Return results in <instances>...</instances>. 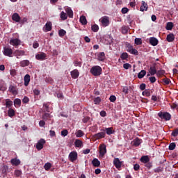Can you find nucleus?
Instances as JSON below:
<instances>
[{"label":"nucleus","instance_id":"f257e3e1","mask_svg":"<svg viewBox=\"0 0 178 178\" xmlns=\"http://www.w3.org/2000/svg\"><path fill=\"white\" fill-rule=\"evenodd\" d=\"M90 73L93 76H101V73H102V68L98 65L94 66L90 69Z\"/></svg>","mask_w":178,"mask_h":178},{"label":"nucleus","instance_id":"f03ea898","mask_svg":"<svg viewBox=\"0 0 178 178\" xmlns=\"http://www.w3.org/2000/svg\"><path fill=\"white\" fill-rule=\"evenodd\" d=\"M126 49L127 51L131 54V55H135V56H137V55H138V51L134 49V47H133V45H131L129 43H127L126 44Z\"/></svg>","mask_w":178,"mask_h":178},{"label":"nucleus","instance_id":"7ed1b4c3","mask_svg":"<svg viewBox=\"0 0 178 178\" xmlns=\"http://www.w3.org/2000/svg\"><path fill=\"white\" fill-rule=\"evenodd\" d=\"M158 116L161 119H164L165 121H169L172 119V115L168 112H159Z\"/></svg>","mask_w":178,"mask_h":178},{"label":"nucleus","instance_id":"20e7f679","mask_svg":"<svg viewBox=\"0 0 178 178\" xmlns=\"http://www.w3.org/2000/svg\"><path fill=\"white\" fill-rule=\"evenodd\" d=\"M3 54L5 56H8V58H12V55H13V50L10 47H3Z\"/></svg>","mask_w":178,"mask_h":178},{"label":"nucleus","instance_id":"39448f33","mask_svg":"<svg viewBox=\"0 0 178 178\" xmlns=\"http://www.w3.org/2000/svg\"><path fill=\"white\" fill-rule=\"evenodd\" d=\"M99 22L103 27H108L109 26V17L104 16L99 19Z\"/></svg>","mask_w":178,"mask_h":178},{"label":"nucleus","instance_id":"423d86ee","mask_svg":"<svg viewBox=\"0 0 178 178\" xmlns=\"http://www.w3.org/2000/svg\"><path fill=\"white\" fill-rule=\"evenodd\" d=\"M99 156H104L105 154H106V145L102 144L99 147Z\"/></svg>","mask_w":178,"mask_h":178},{"label":"nucleus","instance_id":"0eeeda50","mask_svg":"<svg viewBox=\"0 0 178 178\" xmlns=\"http://www.w3.org/2000/svg\"><path fill=\"white\" fill-rule=\"evenodd\" d=\"M45 144V139L41 138L38 140V143L36 144V149L38 151H41L44 148V145Z\"/></svg>","mask_w":178,"mask_h":178},{"label":"nucleus","instance_id":"6e6552de","mask_svg":"<svg viewBox=\"0 0 178 178\" xmlns=\"http://www.w3.org/2000/svg\"><path fill=\"white\" fill-rule=\"evenodd\" d=\"M69 159L71 162L77 161V152H71L69 154Z\"/></svg>","mask_w":178,"mask_h":178},{"label":"nucleus","instance_id":"1a4fd4ad","mask_svg":"<svg viewBox=\"0 0 178 178\" xmlns=\"http://www.w3.org/2000/svg\"><path fill=\"white\" fill-rule=\"evenodd\" d=\"M92 138L95 140H101V138H105L104 132H99L92 136Z\"/></svg>","mask_w":178,"mask_h":178},{"label":"nucleus","instance_id":"9d476101","mask_svg":"<svg viewBox=\"0 0 178 178\" xmlns=\"http://www.w3.org/2000/svg\"><path fill=\"white\" fill-rule=\"evenodd\" d=\"M22 41L17 38L11 39L10 40V45H13V47H18V45H20Z\"/></svg>","mask_w":178,"mask_h":178},{"label":"nucleus","instance_id":"9b49d317","mask_svg":"<svg viewBox=\"0 0 178 178\" xmlns=\"http://www.w3.org/2000/svg\"><path fill=\"white\" fill-rule=\"evenodd\" d=\"M26 52L24 50H15L14 51V56L17 59H19V56H24Z\"/></svg>","mask_w":178,"mask_h":178},{"label":"nucleus","instance_id":"f8f14e48","mask_svg":"<svg viewBox=\"0 0 178 178\" xmlns=\"http://www.w3.org/2000/svg\"><path fill=\"white\" fill-rule=\"evenodd\" d=\"M113 165L117 169H120V168H122V161L119 160V158H115L113 161Z\"/></svg>","mask_w":178,"mask_h":178},{"label":"nucleus","instance_id":"ddd939ff","mask_svg":"<svg viewBox=\"0 0 178 178\" xmlns=\"http://www.w3.org/2000/svg\"><path fill=\"white\" fill-rule=\"evenodd\" d=\"M8 91L12 92L13 95H17V88L13 85H10L8 88Z\"/></svg>","mask_w":178,"mask_h":178},{"label":"nucleus","instance_id":"4468645a","mask_svg":"<svg viewBox=\"0 0 178 178\" xmlns=\"http://www.w3.org/2000/svg\"><path fill=\"white\" fill-rule=\"evenodd\" d=\"M35 58L38 60H45V58H47V54L44 52H42L39 54H37L35 56Z\"/></svg>","mask_w":178,"mask_h":178},{"label":"nucleus","instance_id":"2eb2a0df","mask_svg":"<svg viewBox=\"0 0 178 178\" xmlns=\"http://www.w3.org/2000/svg\"><path fill=\"white\" fill-rule=\"evenodd\" d=\"M159 42V41H158V39H156V38L152 37L149 38V44L153 47H156Z\"/></svg>","mask_w":178,"mask_h":178},{"label":"nucleus","instance_id":"dca6fc26","mask_svg":"<svg viewBox=\"0 0 178 178\" xmlns=\"http://www.w3.org/2000/svg\"><path fill=\"white\" fill-rule=\"evenodd\" d=\"M12 19L16 23H20V19H21L20 15H19V14H17V13H15L13 15Z\"/></svg>","mask_w":178,"mask_h":178},{"label":"nucleus","instance_id":"f3484780","mask_svg":"<svg viewBox=\"0 0 178 178\" xmlns=\"http://www.w3.org/2000/svg\"><path fill=\"white\" fill-rule=\"evenodd\" d=\"M10 163L13 166H19V165L21 163V161L19 159L15 158L11 159Z\"/></svg>","mask_w":178,"mask_h":178},{"label":"nucleus","instance_id":"a211bd4d","mask_svg":"<svg viewBox=\"0 0 178 178\" xmlns=\"http://www.w3.org/2000/svg\"><path fill=\"white\" fill-rule=\"evenodd\" d=\"M149 73H150L151 76H155V74H156L157 71H156V67L155 66V65L150 67L149 70Z\"/></svg>","mask_w":178,"mask_h":178},{"label":"nucleus","instance_id":"6ab92c4d","mask_svg":"<svg viewBox=\"0 0 178 178\" xmlns=\"http://www.w3.org/2000/svg\"><path fill=\"white\" fill-rule=\"evenodd\" d=\"M83 145H84L83 144V141H81V140H80V139L75 140L74 146L76 148H81V147H83Z\"/></svg>","mask_w":178,"mask_h":178},{"label":"nucleus","instance_id":"aec40b11","mask_svg":"<svg viewBox=\"0 0 178 178\" xmlns=\"http://www.w3.org/2000/svg\"><path fill=\"white\" fill-rule=\"evenodd\" d=\"M65 12L67 15L70 17V19H73V10L70 7L65 8Z\"/></svg>","mask_w":178,"mask_h":178},{"label":"nucleus","instance_id":"412c9836","mask_svg":"<svg viewBox=\"0 0 178 178\" xmlns=\"http://www.w3.org/2000/svg\"><path fill=\"white\" fill-rule=\"evenodd\" d=\"M71 76L72 79H77L80 76V72L77 70H74L71 72Z\"/></svg>","mask_w":178,"mask_h":178},{"label":"nucleus","instance_id":"4be33fe9","mask_svg":"<svg viewBox=\"0 0 178 178\" xmlns=\"http://www.w3.org/2000/svg\"><path fill=\"white\" fill-rule=\"evenodd\" d=\"M43 30L44 31H46V32L51 31V30H52V23H51L50 22L46 23L45 27L43 28Z\"/></svg>","mask_w":178,"mask_h":178},{"label":"nucleus","instance_id":"5701e85b","mask_svg":"<svg viewBox=\"0 0 178 178\" xmlns=\"http://www.w3.org/2000/svg\"><path fill=\"white\" fill-rule=\"evenodd\" d=\"M144 10H148V4L145 1H142V5L140 6V12H144Z\"/></svg>","mask_w":178,"mask_h":178},{"label":"nucleus","instance_id":"b1692460","mask_svg":"<svg viewBox=\"0 0 178 178\" xmlns=\"http://www.w3.org/2000/svg\"><path fill=\"white\" fill-rule=\"evenodd\" d=\"M105 53L104 52H100L97 54V59L100 62H104L105 60Z\"/></svg>","mask_w":178,"mask_h":178},{"label":"nucleus","instance_id":"393cba45","mask_svg":"<svg viewBox=\"0 0 178 178\" xmlns=\"http://www.w3.org/2000/svg\"><path fill=\"white\" fill-rule=\"evenodd\" d=\"M30 75L29 74H26L24 78L25 87H27V86H29V84L30 83Z\"/></svg>","mask_w":178,"mask_h":178},{"label":"nucleus","instance_id":"a878e982","mask_svg":"<svg viewBox=\"0 0 178 178\" xmlns=\"http://www.w3.org/2000/svg\"><path fill=\"white\" fill-rule=\"evenodd\" d=\"M151 94H152V90L149 89H146L142 92L144 97H151Z\"/></svg>","mask_w":178,"mask_h":178},{"label":"nucleus","instance_id":"bb28decb","mask_svg":"<svg viewBox=\"0 0 178 178\" xmlns=\"http://www.w3.org/2000/svg\"><path fill=\"white\" fill-rule=\"evenodd\" d=\"M140 161L142 163H148V162H149V157H148V156H143Z\"/></svg>","mask_w":178,"mask_h":178},{"label":"nucleus","instance_id":"cd10ccee","mask_svg":"<svg viewBox=\"0 0 178 178\" xmlns=\"http://www.w3.org/2000/svg\"><path fill=\"white\" fill-rule=\"evenodd\" d=\"M19 65L22 67H26V66L30 65V61L29 60H23L19 63Z\"/></svg>","mask_w":178,"mask_h":178},{"label":"nucleus","instance_id":"c85d7f7f","mask_svg":"<svg viewBox=\"0 0 178 178\" xmlns=\"http://www.w3.org/2000/svg\"><path fill=\"white\" fill-rule=\"evenodd\" d=\"M167 41L168 42H173L175 41V35L173 33H170L167 35Z\"/></svg>","mask_w":178,"mask_h":178},{"label":"nucleus","instance_id":"c756f323","mask_svg":"<svg viewBox=\"0 0 178 178\" xmlns=\"http://www.w3.org/2000/svg\"><path fill=\"white\" fill-rule=\"evenodd\" d=\"M92 163L95 168H99V166L101 165V162L98 160V159H94L92 161Z\"/></svg>","mask_w":178,"mask_h":178},{"label":"nucleus","instance_id":"7c9ffc66","mask_svg":"<svg viewBox=\"0 0 178 178\" xmlns=\"http://www.w3.org/2000/svg\"><path fill=\"white\" fill-rule=\"evenodd\" d=\"M141 144V139L136 138L135 140L133 141V145L135 147H138Z\"/></svg>","mask_w":178,"mask_h":178},{"label":"nucleus","instance_id":"2f4dec72","mask_svg":"<svg viewBox=\"0 0 178 178\" xmlns=\"http://www.w3.org/2000/svg\"><path fill=\"white\" fill-rule=\"evenodd\" d=\"M146 74H147V71L143 70L138 73V79H143L144 76H145Z\"/></svg>","mask_w":178,"mask_h":178},{"label":"nucleus","instance_id":"473e14b6","mask_svg":"<svg viewBox=\"0 0 178 178\" xmlns=\"http://www.w3.org/2000/svg\"><path fill=\"white\" fill-rule=\"evenodd\" d=\"M84 131H81V130H78L76 133H75V136L77 138H80V137H83L84 136Z\"/></svg>","mask_w":178,"mask_h":178},{"label":"nucleus","instance_id":"72a5a7b5","mask_svg":"<svg viewBox=\"0 0 178 178\" xmlns=\"http://www.w3.org/2000/svg\"><path fill=\"white\" fill-rule=\"evenodd\" d=\"M13 105V102L10 99H6V108H10Z\"/></svg>","mask_w":178,"mask_h":178},{"label":"nucleus","instance_id":"f704fd0d","mask_svg":"<svg viewBox=\"0 0 178 178\" xmlns=\"http://www.w3.org/2000/svg\"><path fill=\"white\" fill-rule=\"evenodd\" d=\"M101 101H102V99L100 97H97L93 99L95 105H99V104H101Z\"/></svg>","mask_w":178,"mask_h":178},{"label":"nucleus","instance_id":"c9c22d12","mask_svg":"<svg viewBox=\"0 0 178 178\" xmlns=\"http://www.w3.org/2000/svg\"><path fill=\"white\" fill-rule=\"evenodd\" d=\"M61 20H66L67 19V14L65 11H62L60 15Z\"/></svg>","mask_w":178,"mask_h":178},{"label":"nucleus","instance_id":"e433bc0d","mask_svg":"<svg viewBox=\"0 0 178 178\" xmlns=\"http://www.w3.org/2000/svg\"><path fill=\"white\" fill-rule=\"evenodd\" d=\"M80 22L83 26H85V24H87V19L86 18V16H83V15L81 16V17H80Z\"/></svg>","mask_w":178,"mask_h":178},{"label":"nucleus","instance_id":"4c0bfd02","mask_svg":"<svg viewBox=\"0 0 178 178\" xmlns=\"http://www.w3.org/2000/svg\"><path fill=\"white\" fill-rule=\"evenodd\" d=\"M120 58L122 60H126V59L129 58V54H127V52H124L120 55Z\"/></svg>","mask_w":178,"mask_h":178},{"label":"nucleus","instance_id":"58836bf2","mask_svg":"<svg viewBox=\"0 0 178 178\" xmlns=\"http://www.w3.org/2000/svg\"><path fill=\"white\" fill-rule=\"evenodd\" d=\"M8 115L9 118H13V116H15V110H13V108H10L8 111Z\"/></svg>","mask_w":178,"mask_h":178},{"label":"nucleus","instance_id":"ea45409f","mask_svg":"<svg viewBox=\"0 0 178 178\" xmlns=\"http://www.w3.org/2000/svg\"><path fill=\"white\" fill-rule=\"evenodd\" d=\"M105 131L106 134H108V136H111V134H113V130L112 129V127L106 128Z\"/></svg>","mask_w":178,"mask_h":178},{"label":"nucleus","instance_id":"a19ab883","mask_svg":"<svg viewBox=\"0 0 178 178\" xmlns=\"http://www.w3.org/2000/svg\"><path fill=\"white\" fill-rule=\"evenodd\" d=\"M91 29L94 33H97V31L99 30V26H98L97 24H94L92 26Z\"/></svg>","mask_w":178,"mask_h":178},{"label":"nucleus","instance_id":"79ce46f5","mask_svg":"<svg viewBox=\"0 0 178 178\" xmlns=\"http://www.w3.org/2000/svg\"><path fill=\"white\" fill-rule=\"evenodd\" d=\"M166 30H172L173 29V23L168 22L165 26Z\"/></svg>","mask_w":178,"mask_h":178},{"label":"nucleus","instance_id":"37998d69","mask_svg":"<svg viewBox=\"0 0 178 178\" xmlns=\"http://www.w3.org/2000/svg\"><path fill=\"white\" fill-rule=\"evenodd\" d=\"M135 44L136 45H141L143 44V39L141 38H135Z\"/></svg>","mask_w":178,"mask_h":178},{"label":"nucleus","instance_id":"c03bdc74","mask_svg":"<svg viewBox=\"0 0 178 178\" xmlns=\"http://www.w3.org/2000/svg\"><path fill=\"white\" fill-rule=\"evenodd\" d=\"M65 35H66V31H65L64 29H60L58 31L59 37H65Z\"/></svg>","mask_w":178,"mask_h":178},{"label":"nucleus","instance_id":"a18cd8bd","mask_svg":"<svg viewBox=\"0 0 178 178\" xmlns=\"http://www.w3.org/2000/svg\"><path fill=\"white\" fill-rule=\"evenodd\" d=\"M122 34H127V33H129V27L126 26H122Z\"/></svg>","mask_w":178,"mask_h":178},{"label":"nucleus","instance_id":"49530a36","mask_svg":"<svg viewBox=\"0 0 178 178\" xmlns=\"http://www.w3.org/2000/svg\"><path fill=\"white\" fill-rule=\"evenodd\" d=\"M156 74L158 77H161V76H163V74H165V70H159L157 71Z\"/></svg>","mask_w":178,"mask_h":178},{"label":"nucleus","instance_id":"de8ad7c7","mask_svg":"<svg viewBox=\"0 0 178 178\" xmlns=\"http://www.w3.org/2000/svg\"><path fill=\"white\" fill-rule=\"evenodd\" d=\"M52 166V164H51V163H46L44 165V168L45 169V170H49V169H51Z\"/></svg>","mask_w":178,"mask_h":178},{"label":"nucleus","instance_id":"09e8293b","mask_svg":"<svg viewBox=\"0 0 178 178\" xmlns=\"http://www.w3.org/2000/svg\"><path fill=\"white\" fill-rule=\"evenodd\" d=\"M163 82L164 86H168V84H170V79L169 78L163 79Z\"/></svg>","mask_w":178,"mask_h":178},{"label":"nucleus","instance_id":"8fccbe9b","mask_svg":"<svg viewBox=\"0 0 178 178\" xmlns=\"http://www.w3.org/2000/svg\"><path fill=\"white\" fill-rule=\"evenodd\" d=\"M14 105H18L20 106V105H22V100H20V99H15L14 100Z\"/></svg>","mask_w":178,"mask_h":178},{"label":"nucleus","instance_id":"3c124183","mask_svg":"<svg viewBox=\"0 0 178 178\" xmlns=\"http://www.w3.org/2000/svg\"><path fill=\"white\" fill-rule=\"evenodd\" d=\"M44 111L45 112H49V105L48 104L44 103L43 104Z\"/></svg>","mask_w":178,"mask_h":178},{"label":"nucleus","instance_id":"603ef678","mask_svg":"<svg viewBox=\"0 0 178 178\" xmlns=\"http://www.w3.org/2000/svg\"><path fill=\"white\" fill-rule=\"evenodd\" d=\"M51 115L48 113H45L43 116H42V119L44 120H48V119H49Z\"/></svg>","mask_w":178,"mask_h":178},{"label":"nucleus","instance_id":"864d4df0","mask_svg":"<svg viewBox=\"0 0 178 178\" xmlns=\"http://www.w3.org/2000/svg\"><path fill=\"white\" fill-rule=\"evenodd\" d=\"M175 148H176V143H170L169 145L170 151H173V149H175Z\"/></svg>","mask_w":178,"mask_h":178},{"label":"nucleus","instance_id":"5fc2aeb1","mask_svg":"<svg viewBox=\"0 0 178 178\" xmlns=\"http://www.w3.org/2000/svg\"><path fill=\"white\" fill-rule=\"evenodd\" d=\"M171 136L173 137H177L178 136V128L175 129L174 131H172Z\"/></svg>","mask_w":178,"mask_h":178},{"label":"nucleus","instance_id":"6e6d98bb","mask_svg":"<svg viewBox=\"0 0 178 178\" xmlns=\"http://www.w3.org/2000/svg\"><path fill=\"white\" fill-rule=\"evenodd\" d=\"M67 134H69V131H67V129H64L61 131V136H63V137H66Z\"/></svg>","mask_w":178,"mask_h":178},{"label":"nucleus","instance_id":"4d7b16f0","mask_svg":"<svg viewBox=\"0 0 178 178\" xmlns=\"http://www.w3.org/2000/svg\"><path fill=\"white\" fill-rule=\"evenodd\" d=\"M15 175L17 177H19V176L22 175V171L20 170H16L15 171Z\"/></svg>","mask_w":178,"mask_h":178},{"label":"nucleus","instance_id":"13d9d810","mask_svg":"<svg viewBox=\"0 0 178 178\" xmlns=\"http://www.w3.org/2000/svg\"><path fill=\"white\" fill-rule=\"evenodd\" d=\"M149 80L150 83L154 84V83H155L156 81V78L155 76H150L149 78Z\"/></svg>","mask_w":178,"mask_h":178},{"label":"nucleus","instance_id":"bf43d9fd","mask_svg":"<svg viewBox=\"0 0 178 178\" xmlns=\"http://www.w3.org/2000/svg\"><path fill=\"white\" fill-rule=\"evenodd\" d=\"M56 97L59 99H63V98H65V97L63 96V94L60 92L56 93Z\"/></svg>","mask_w":178,"mask_h":178},{"label":"nucleus","instance_id":"052dcab7","mask_svg":"<svg viewBox=\"0 0 178 178\" xmlns=\"http://www.w3.org/2000/svg\"><path fill=\"white\" fill-rule=\"evenodd\" d=\"M162 170H163L161 167H158L154 170V172L155 173H159V172H162Z\"/></svg>","mask_w":178,"mask_h":178},{"label":"nucleus","instance_id":"680f3d73","mask_svg":"<svg viewBox=\"0 0 178 178\" xmlns=\"http://www.w3.org/2000/svg\"><path fill=\"white\" fill-rule=\"evenodd\" d=\"M122 15H126V13H127V12H129V8L124 7L122 8V10H121Z\"/></svg>","mask_w":178,"mask_h":178},{"label":"nucleus","instance_id":"e2e57ef3","mask_svg":"<svg viewBox=\"0 0 178 178\" xmlns=\"http://www.w3.org/2000/svg\"><path fill=\"white\" fill-rule=\"evenodd\" d=\"M145 166V168H147V169H151V168H152V163L151 162L146 163Z\"/></svg>","mask_w":178,"mask_h":178},{"label":"nucleus","instance_id":"0e129e2a","mask_svg":"<svg viewBox=\"0 0 178 178\" xmlns=\"http://www.w3.org/2000/svg\"><path fill=\"white\" fill-rule=\"evenodd\" d=\"M74 66H76V67L79 66V67H81V62H80V61L75 60V61L74 62Z\"/></svg>","mask_w":178,"mask_h":178},{"label":"nucleus","instance_id":"69168bd1","mask_svg":"<svg viewBox=\"0 0 178 178\" xmlns=\"http://www.w3.org/2000/svg\"><path fill=\"white\" fill-rule=\"evenodd\" d=\"M109 99L111 102H115L116 101V96L111 95L110 96Z\"/></svg>","mask_w":178,"mask_h":178},{"label":"nucleus","instance_id":"338daca9","mask_svg":"<svg viewBox=\"0 0 178 178\" xmlns=\"http://www.w3.org/2000/svg\"><path fill=\"white\" fill-rule=\"evenodd\" d=\"M122 92H124L125 94H129V87L124 86L122 89Z\"/></svg>","mask_w":178,"mask_h":178},{"label":"nucleus","instance_id":"774afa93","mask_svg":"<svg viewBox=\"0 0 178 178\" xmlns=\"http://www.w3.org/2000/svg\"><path fill=\"white\" fill-rule=\"evenodd\" d=\"M10 74L13 77H15V76H16V74H17L16 70L13 69V70H10Z\"/></svg>","mask_w":178,"mask_h":178}]
</instances>
